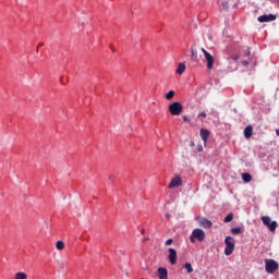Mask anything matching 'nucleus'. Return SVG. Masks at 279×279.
<instances>
[{
  "instance_id": "obj_3",
  "label": "nucleus",
  "mask_w": 279,
  "mask_h": 279,
  "mask_svg": "<svg viewBox=\"0 0 279 279\" xmlns=\"http://www.w3.org/2000/svg\"><path fill=\"white\" fill-rule=\"evenodd\" d=\"M279 269V264L275 259H265V270L267 274H276Z\"/></svg>"
},
{
  "instance_id": "obj_29",
  "label": "nucleus",
  "mask_w": 279,
  "mask_h": 279,
  "mask_svg": "<svg viewBox=\"0 0 279 279\" xmlns=\"http://www.w3.org/2000/svg\"><path fill=\"white\" fill-rule=\"evenodd\" d=\"M242 64H243V66H248L250 62H247V61H242Z\"/></svg>"
},
{
  "instance_id": "obj_14",
  "label": "nucleus",
  "mask_w": 279,
  "mask_h": 279,
  "mask_svg": "<svg viewBox=\"0 0 279 279\" xmlns=\"http://www.w3.org/2000/svg\"><path fill=\"white\" fill-rule=\"evenodd\" d=\"M184 71H186V65L184 63H179L175 73L178 75H182V73H184Z\"/></svg>"
},
{
  "instance_id": "obj_32",
  "label": "nucleus",
  "mask_w": 279,
  "mask_h": 279,
  "mask_svg": "<svg viewBox=\"0 0 279 279\" xmlns=\"http://www.w3.org/2000/svg\"><path fill=\"white\" fill-rule=\"evenodd\" d=\"M198 151H204V148L201 146V147L198 148Z\"/></svg>"
},
{
  "instance_id": "obj_26",
  "label": "nucleus",
  "mask_w": 279,
  "mask_h": 279,
  "mask_svg": "<svg viewBox=\"0 0 279 279\" xmlns=\"http://www.w3.org/2000/svg\"><path fill=\"white\" fill-rule=\"evenodd\" d=\"M173 243V239H168L167 241H166V245H171Z\"/></svg>"
},
{
  "instance_id": "obj_4",
  "label": "nucleus",
  "mask_w": 279,
  "mask_h": 279,
  "mask_svg": "<svg viewBox=\"0 0 279 279\" xmlns=\"http://www.w3.org/2000/svg\"><path fill=\"white\" fill-rule=\"evenodd\" d=\"M225 243H226V247H225V254L226 256H230L232 254V252H234V238L232 236H227L225 239Z\"/></svg>"
},
{
  "instance_id": "obj_1",
  "label": "nucleus",
  "mask_w": 279,
  "mask_h": 279,
  "mask_svg": "<svg viewBox=\"0 0 279 279\" xmlns=\"http://www.w3.org/2000/svg\"><path fill=\"white\" fill-rule=\"evenodd\" d=\"M168 110L173 117H180V114H182V110H184V107L182 106V102L174 101L169 105Z\"/></svg>"
},
{
  "instance_id": "obj_25",
  "label": "nucleus",
  "mask_w": 279,
  "mask_h": 279,
  "mask_svg": "<svg viewBox=\"0 0 279 279\" xmlns=\"http://www.w3.org/2000/svg\"><path fill=\"white\" fill-rule=\"evenodd\" d=\"M182 120L184 121V123H190L189 117H186V116H183Z\"/></svg>"
},
{
  "instance_id": "obj_18",
  "label": "nucleus",
  "mask_w": 279,
  "mask_h": 279,
  "mask_svg": "<svg viewBox=\"0 0 279 279\" xmlns=\"http://www.w3.org/2000/svg\"><path fill=\"white\" fill-rule=\"evenodd\" d=\"M14 279H27V274L25 272H16Z\"/></svg>"
},
{
  "instance_id": "obj_31",
  "label": "nucleus",
  "mask_w": 279,
  "mask_h": 279,
  "mask_svg": "<svg viewBox=\"0 0 279 279\" xmlns=\"http://www.w3.org/2000/svg\"><path fill=\"white\" fill-rule=\"evenodd\" d=\"M191 147H195V142H191Z\"/></svg>"
},
{
  "instance_id": "obj_24",
  "label": "nucleus",
  "mask_w": 279,
  "mask_h": 279,
  "mask_svg": "<svg viewBox=\"0 0 279 279\" xmlns=\"http://www.w3.org/2000/svg\"><path fill=\"white\" fill-rule=\"evenodd\" d=\"M198 119H206V111H202L197 116Z\"/></svg>"
},
{
  "instance_id": "obj_2",
  "label": "nucleus",
  "mask_w": 279,
  "mask_h": 279,
  "mask_svg": "<svg viewBox=\"0 0 279 279\" xmlns=\"http://www.w3.org/2000/svg\"><path fill=\"white\" fill-rule=\"evenodd\" d=\"M204 239H206V232H204V230H202V229H194L190 236L191 243H195V240L199 241L202 243V241H204Z\"/></svg>"
},
{
  "instance_id": "obj_10",
  "label": "nucleus",
  "mask_w": 279,
  "mask_h": 279,
  "mask_svg": "<svg viewBox=\"0 0 279 279\" xmlns=\"http://www.w3.org/2000/svg\"><path fill=\"white\" fill-rule=\"evenodd\" d=\"M199 136L202 141H204V145H206V143L208 142V137L210 136V131L202 129L199 132Z\"/></svg>"
},
{
  "instance_id": "obj_20",
  "label": "nucleus",
  "mask_w": 279,
  "mask_h": 279,
  "mask_svg": "<svg viewBox=\"0 0 279 279\" xmlns=\"http://www.w3.org/2000/svg\"><path fill=\"white\" fill-rule=\"evenodd\" d=\"M56 248L59 250V252H62V250H64V242L63 241H58L56 243Z\"/></svg>"
},
{
  "instance_id": "obj_33",
  "label": "nucleus",
  "mask_w": 279,
  "mask_h": 279,
  "mask_svg": "<svg viewBox=\"0 0 279 279\" xmlns=\"http://www.w3.org/2000/svg\"><path fill=\"white\" fill-rule=\"evenodd\" d=\"M233 60H239V57H234Z\"/></svg>"
},
{
  "instance_id": "obj_23",
  "label": "nucleus",
  "mask_w": 279,
  "mask_h": 279,
  "mask_svg": "<svg viewBox=\"0 0 279 279\" xmlns=\"http://www.w3.org/2000/svg\"><path fill=\"white\" fill-rule=\"evenodd\" d=\"M191 53H192V58L194 59V60H197V51H195V49H191Z\"/></svg>"
},
{
  "instance_id": "obj_15",
  "label": "nucleus",
  "mask_w": 279,
  "mask_h": 279,
  "mask_svg": "<svg viewBox=\"0 0 279 279\" xmlns=\"http://www.w3.org/2000/svg\"><path fill=\"white\" fill-rule=\"evenodd\" d=\"M173 97H175V92H174V90H169V92L165 95V99H167V101H171V99H173Z\"/></svg>"
},
{
  "instance_id": "obj_17",
  "label": "nucleus",
  "mask_w": 279,
  "mask_h": 279,
  "mask_svg": "<svg viewBox=\"0 0 279 279\" xmlns=\"http://www.w3.org/2000/svg\"><path fill=\"white\" fill-rule=\"evenodd\" d=\"M242 180L243 182L247 183L252 180V174L245 172V173H242Z\"/></svg>"
},
{
  "instance_id": "obj_34",
  "label": "nucleus",
  "mask_w": 279,
  "mask_h": 279,
  "mask_svg": "<svg viewBox=\"0 0 279 279\" xmlns=\"http://www.w3.org/2000/svg\"><path fill=\"white\" fill-rule=\"evenodd\" d=\"M142 234H145V230L142 231Z\"/></svg>"
},
{
  "instance_id": "obj_28",
  "label": "nucleus",
  "mask_w": 279,
  "mask_h": 279,
  "mask_svg": "<svg viewBox=\"0 0 279 279\" xmlns=\"http://www.w3.org/2000/svg\"><path fill=\"white\" fill-rule=\"evenodd\" d=\"M251 53H252V52L250 51V49L245 50V56H246V57H250Z\"/></svg>"
},
{
  "instance_id": "obj_12",
  "label": "nucleus",
  "mask_w": 279,
  "mask_h": 279,
  "mask_svg": "<svg viewBox=\"0 0 279 279\" xmlns=\"http://www.w3.org/2000/svg\"><path fill=\"white\" fill-rule=\"evenodd\" d=\"M158 278L159 279H167V278H169V271L167 270V268H162V267H160V268H158Z\"/></svg>"
},
{
  "instance_id": "obj_7",
  "label": "nucleus",
  "mask_w": 279,
  "mask_h": 279,
  "mask_svg": "<svg viewBox=\"0 0 279 279\" xmlns=\"http://www.w3.org/2000/svg\"><path fill=\"white\" fill-rule=\"evenodd\" d=\"M168 252V260L171 265H175V263H178V251H175V248H169Z\"/></svg>"
},
{
  "instance_id": "obj_19",
  "label": "nucleus",
  "mask_w": 279,
  "mask_h": 279,
  "mask_svg": "<svg viewBox=\"0 0 279 279\" xmlns=\"http://www.w3.org/2000/svg\"><path fill=\"white\" fill-rule=\"evenodd\" d=\"M232 219H234V214L230 213L227 217H225L223 221H225V223H230V221H232Z\"/></svg>"
},
{
  "instance_id": "obj_22",
  "label": "nucleus",
  "mask_w": 279,
  "mask_h": 279,
  "mask_svg": "<svg viewBox=\"0 0 279 279\" xmlns=\"http://www.w3.org/2000/svg\"><path fill=\"white\" fill-rule=\"evenodd\" d=\"M231 233L232 234H241V233H243V230L241 228H232Z\"/></svg>"
},
{
  "instance_id": "obj_30",
  "label": "nucleus",
  "mask_w": 279,
  "mask_h": 279,
  "mask_svg": "<svg viewBox=\"0 0 279 279\" xmlns=\"http://www.w3.org/2000/svg\"><path fill=\"white\" fill-rule=\"evenodd\" d=\"M170 218H171V215L167 214L166 219H170Z\"/></svg>"
},
{
  "instance_id": "obj_13",
  "label": "nucleus",
  "mask_w": 279,
  "mask_h": 279,
  "mask_svg": "<svg viewBox=\"0 0 279 279\" xmlns=\"http://www.w3.org/2000/svg\"><path fill=\"white\" fill-rule=\"evenodd\" d=\"M254 135V128L252 125H247L245 129H244V136L246 138H252V136Z\"/></svg>"
},
{
  "instance_id": "obj_11",
  "label": "nucleus",
  "mask_w": 279,
  "mask_h": 279,
  "mask_svg": "<svg viewBox=\"0 0 279 279\" xmlns=\"http://www.w3.org/2000/svg\"><path fill=\"white\" fill-rule=\"evenodd\" d=\"M198 223L199 226H202L203 228H213V221L206 219V218H199L198 219Z\"/></svg>"
},
{
  "instance_id": "obj_21",
  "label": "nucleus",
  "mask_w": 279,
  "mask_h": 279,
  "mask_svg": "<svg viewBox=\"0 0 279 279\" xmlns=\"http://www.w3.org/2000/svg\"><path fill=\"white\" fill-rule=\"evenodd\" d=\"M184 268L186 269L187 274H193V266L191 263H185Z\"/></svg>"
},
{
  "instance_id": "obj_27",
  "label": "nucleus",
  "mask_w": 279,
  "mask_h": 279,
  "mask_svg": "<svg viewBox=\"0 0 279 279\" xmlns=\"http://www.w3.org/2000/svg\"><path fill=\"white\" fill-rule=\"evenodd\" d=\"M114 179H117V174L109 175V180H114Z\"/></svg>"
},
{
  "instance_id": "obj_9",
  "label": "nucleus",
  "mask_w": 279,
  "mask_h": 279,
  "mask_svg": "<svg viewBox=\"0 0 279 279\" xmlns=\"http://www.w3.org/2000/svg\"><path fill=\"white\" fill-rule=\"evenodd\" d=\"M175 186H182V178L175 177L168 185L169 189H175Z\"/></svg>"
},
{
  "instance_id": "obj_16",
  "label": "nucleus",
  "mask_w": 279,
  "mask_h": 279,
  "mask_svg": "<svg viewBox=\"0 0 279 279\" xmlns=\"http://www.w3.org/2000/svg\"><path fill=\"white\" fill-rule=\"evenodd\" d=\"M228 0H218V5H220L222 10H228Z\"/></svg>"
},
{
  "instance_id": "obj_5",
  "label": "nucleus",
  "mask_w": 279,
  "mask_h": 279,
  "mask_svg": "<svg viewBox=\"0 0 279 279\" xmlns=\"http://www.w3.org/2000/svg\"><path fill=\"white\" fill-rule=\"evenodd\" d=\"M262 221H263L264 226H267V228L270 232H276V230L278 228L277 221H271V218L269 216L262 217Z\"/></svg>"
},
{
  "instance_id": "obj_8",
  "label": "nucleus",
  "mask_w": 279,
  "mask_h": 279,
  "mask_svg": "<svg viewBox=\"0 0 279 279\" xmlns=\"http://www.w3.org/2000/svg\"><path fill=\"white\" fill-rule=\"evenodd\" d=\"M258 23H271V21H276L275 14L260 15L257 17Z\"/></svg>"
},
{
  "instance_id": "obj_6",
  "label": "nucleus",
  "mask_w": 279,
  "mask_h": 279,
  "mask_svg": "<svg viewBox=\"0 0 279 279\" xmlns=\"http://www.w3.org/2000/svg\"><path fill=\"white\" fill-rule=\"evenodd\" d=\"M201 51L205 56V60L207 62V69L209 71L213 70V68L215 66V57H213V54H210V52H207L206 49H204V48H202Z\"/></svg>"
}]
</instances>
